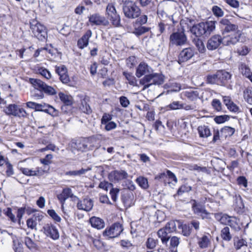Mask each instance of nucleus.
<instances>
[{
    "label": "nucleus",
    "mask_w": 252,
    "mask_h": 252,
    "mask_svg": "<svg viewBox=\"0 0 252 252\" xmlns=\"http://www.w3.org/2000/svg\"><path fill=\"white\" fill-rule=\"evenodd\" d=\"M216 29V21H208L201 22L192 27L191 32L196 36H209Z\"/></svg>",
    "instance_id": "1"
},
{
    "label": "nucleus",
    "mask_w": 252,
    "mask_h": 252,
    "mask_svg": "<svg viewBox=\"0 0 252 252\" xmlns=\"http://www.w3.org/2000/svg\"><path fill=\"white\" fill-rule=\"evenodd\" d=\"M123 11L126 17L134 19L139 17L141 14V9L134 2L131 1H124Z\"/></svg>",
    "instance_id": "2"
},
{
    "label": "nucleus",
    "mask_w": 252,
    "mask_h": 252,
    "mask_svg": "<svg viewBox=\"0 0 252 252\" xmlns=\"http://www.w3.org/2000/svg\"><path fill=\"white\" fill-rule=\"evenodd\" d=\"M30 28L32 32L39 40L44 41L47 37L46 28L36 20H33L30 22Z\"/></svg>",
    "instance_id": "3"
},
{
    "label": "nucleus",
    "mask_w": 252,
    "mask_h": 252,
    "mask_svg": "<svg viewBox=\"0 0 252 252\" xmlns=\"http://www.w3.org/2000/svg\"><path fill=\"white\" fill-rule=\"evenodd\" d=\"M124 230L123 225L119 222H116L107 227L103 232L102 235L106 239L118 237Z\"/></svg>",
    "instance_id": "4"
},
{
    "label": "nucleus",
    "mask_w": 252,
    "mask_h": 252,
    "mask_svg": "<svg viewBox=\"0 0 252 252\" xmlns=\"http://www.w3.org/2000/svg\"><path fill=\"white\" fill-rule=\"evenodd\" d=\"M106 13L108 19L111 21L113 25L115 27H119L120 25V16L117 12L114 3L108 4L106 8Z\"/></svg>",
    "instance_id": "5"
},
{
    "label": "nucleus",
    "mask_w": 252,
    "mask_h": 252,
    "mask_svg": "<svg viewBox=\"0 0 252 252\" xmlns=\"http://www.w3.org/2000/svg\"><path fill=\"white\" fill-rule=\"evenodd\" d=\"M187 38L183 31L172 33L170 36V43L176 46H182L186 43Z\"/></svg>",
    "instance_id": "6"
},
{
    "label": "nucleus",
    "mask_w": 252,
    "mask_h": 252,
    "mask_svg": "<svg viewBox=\"0 0 252 252\" xmlns=\"http://www.w3.org/2000/svg\"><path fill=\"white\" fill-rule=\"evenodd\" d=\"M242 35V33L240 31H237L229 34H224L222 37V44L225 46L235 44L240 40Z\"/></svg>",
    "instance_id": "7"
},
{
    "label": "nucleus",
    "mask_w": 252,
    "mask_h": 252,
    "mask_svg": "<svg viewBox=\"0 0 252 252\" xmlns=\"http://www.w3.org/2000/svg\"><path fill=\"white\" fill-rule=\"evenodd\" d=\"M42 230L44 234L46 236L54 240H58L60 237L58 229L51 223L44 224Z\"/></svg>",
    "instance_id": "8"
},
{
    "label": "nucleus",
    "mask_w": 252,
    "mask_h": 252,
    "mask_svg": "<svg viewBox=\"0 0 252 252\" xmlns=\"http://www.w3.org/2000/svg\"><path fill=\"white\" fill-rule=\"evenodd\" d=\"M222 44V37L219 34H215L210 37L207 41L206 47L209 50L218 49Z\"/></svg>",
    "instance_id": "9"
},
{
    "label": "nucleus",
    "mask_w": 252,
    "mask_h": 252,
    "mask_svg": "<svg viewBox=\"0 0 252 252\" xmlns=\"http://www.w3.org/2000/svg\"><path fill=\"white\" fill-rule=\"evenodd\" d=\"M220 24L222 35L231 32L235 31L238 29L237 25L231 24V22L226 18L221 19L220 21Z\"/></svg>",
    "instance_id": "10"
},
{
    "label": "nucleus",
    "mask_w": 252,
    "mask_h": 252,
    "mask_svg": "<svg viewBox=\"0 0 252 252\" xmlns=\"http://www.w3.org/2000/svg\"><path fill=\"white\" fill-rule=\"evenodd\" d=\"M194 55V51L191 48H187L182 50L178 56L179 63L186 62L191 59Z\"/></svg>",
    "instance_id": "11"
},
{
    "label": "nucleus",
    "mask_w": 252,
    "mask_h": 252,
    "mask_svg": "<svg viewBox=\"0 0 252 252\" xmlns=\"http://www.w3.org/2000/svg\"><path fill=\"white\" fill-rule=\"evenodd\" d=\"M89 22L92 25H100L108 26L109 24V21L104 17L100 16L98 14H94L89 17Z\"/></svg>",
    "instance_id": "12"
},
{
    "label": "nucleus",
    "mask_w": 252,
    "mask_h": 252,
    "mask_svg": "<svg viewBox=\"0 0 252 252\" xmlns=\"http://www.w3.org/2000/svg\"><path fill=\"white\" fill-rule=\"evenodd\" d=\"M108 177L110 181L115 182L126 179L128 174L124 170H114L109 173Z\"/></svg>",
    "instance_id": "13"
},
{
    "label": "nucleus",
    "mask_w": 252,
    "mask_h": 252,
    "mask_svg": "<svg viewBox=\"0 0 252 252\" xmlns=\"http://www.w3.org/2000/svg\"><path fill=\"white\" fill-rule=\"evenodd\" d=\"M219 85L226 86L229 81L231 79L232 75L224 70L218 71Z\"/></svg>",
    "instance_id": "14"
},
{
    "label": "nucleus",
    "mask_w": 252,
    "mask_h": 252,
    "mask_svg": "<svg viewBox=\"0 0 252 252\" xmlns=\"http://www.w3.org/2000/svg\"><path fill=\"white\" fill-rule=\"evenodd\" d=\"M92 36V32L91 30H87L83 35L78 39L77 41V46L79 49H83L88 46L89 40Z\"/></svg>",
    "instance_id": "15"
},
{
    "label": "nucleus",
    "mask_w": 252,
    "mask_h": 252,
    "mask_svg": "<svg viewBox=\"0 0 252 252\" xmlns=\"http://www.w3.org/2000/svg\"><path fill=\"white\" fill-rule=\"evenodd\" d=\"M152 72V68L149 66L146 63L142 62L138 65L135 74L137 77L140 78L142 76L147 73H150Z\"/></svg>",
    "instance_id": "16"
},
{
    "label": "nucleus",
    "mask_w": 252,
    "mask_h": 252,
    "mask_svg": "<svg viewBox=\"0 0 252 252\" xmlns=\"http://www.w3.org/2000/svg\"><path fill=\"white\" fill-rule=\"evenodd\" d=\"M77 208L79 210L90 211L93 207V202L89 198H84L82 200L78 201L77 204Z\"/></svg>",
    "instance_id": "17"
},
{
    "label": "nucleus",
    "mask_w": 252,
    "mask_h": 252,
    "mask_svg": "<svg viewBox=\"0 0 252 252\" xmlns=\"http://www.w3.org/2000/svg\"><path fill=\"white\" fill-rule=\"evenodd\" d=\"M181 97L183 99L186 97L189 100L193 101L199 98V93L197 91H194L190 89L183 91L181 93Z\"/></svg>",
    "instance_id": "18"
},
{
    "label": "nucleus",
    "mask_w": 252,
    "mask_h": 252,
    "mask_svg": "<svg viewBox=\"0 0 252 252\" xmlns=\"http://www.w3.org/2000/svg\"><path fill=\"white\" fill-rule=\"evenodd\" d=\"M36 111H43L53 116L57 115L56 110L53 106L45 103H37Z\"/></svg>",
    "instance_id": "19"
},
{
    "label": "nucleus",
    "mask_w": 252,
    "mask_h": 252,
    "mask_svg": "<svg viewBox=\"0 0 252 252\" xmlns=\"http://www.w3.org/2000/svg\"><path fill=\"white\" fill-rule=\"evenodd\" d=\"M180 243V238L176 236H173L170 240L169 249L168 251L162 248H159L158 252H176V248Z\"/></svg>",
    "instance_id": "20"
},
{
    "label": "nucleus",
    "mask_w": 252,
    "mask_h": 252,
    "mask_svg": "<svg viewBox=\"0 0 252 252\" xmlns=\"http://www.w3.org/2000/svg\"><path fill=\"white\" fill-rule=\"evenodd\" d=\"M1 166L5 169V173L7 176H10L14 174L13 166L9 163L7 159H5L1 156Z\"/></svg>",
    "instance_id": "21"
},
{
    "label": "nucleus",
    "mask_w": 252,
    "mask_h": 252,
    "mask_svg": "<svg viewBox=\"0 0 252 252\" xmlns=\"http://www.w3.org/2000/svg\"><path fill=\"white\" fill-rule=\"evenodd\" d=\"M89 221L92 226L97 229H102L105 226L104 220L99 218L92 217L90 219Z\"/></svg>",
    "instance_id": "22"
},
{
    "label": "nucleus",
    "mask_w": 252,
    "mask_h": 252,
    "mask_svg": "<svg viewBox=\"0 0 252 252\" xmlns=\"http://www.w3.org/2000/svg\"><path fill=\"white\" fill-rule=\"evenodd\" d=\"M140 84L143 86L142 90H145L151 85H154L153 84V78L152 74L146 75L144 77L140 80Z\"/></svg>",
    "instance_id": "23"
},
{
    "label": "nucleus",
    "mask_w": 252,
    "mask_h": 252,
    "mask_svg": "<svg viewBox=\"0 0 252 252\" xmlns=\"http://www.w3.org/2000/svg\"><path fill=\"white\" fill-rule=\"evenodd\" d=\"M73 196L72 190L69 188H65L63 189L62 193L58 195V199L62 204L68 198Z\"/></svg>",
    "instance_id": "24"
},
{
    "label": "nucleus",
    "mask_w": 252,
    "mask_h": 252,
    "mask_svg": "<svg viewBox=\"0 0 252 252\" xmlns=\"http://www.w3.org/2000/svg\"><path fill=\"white\" fill-rule=\"evenodd\" d=\"M192 209L195 214L201 216L203 218L207 214L204 207L199 204H197L195 201H194V203L192 205Z\"/></svg>",
    "instance_id": "25"
},
{
    "label": "nucleus",
    "mask_w": 252,
    "mask_h": 252,
    "mask_svg": "<svg viewBox=\"0 0 252 252\" xmlns=\"http://www.w3.org/2000/svg\"><path fill=\"white\" fill-rule=\"evenodd\" d=\"M78 107L81 112L87 114H90L92 112V110L91 107L88 104L87 100L86 98H84L80 100V102L78 104Z\"/></svg>",
    "instance_id": "26"
},
{
    "label": "nucleus",
    "mask_w": 252,
    "mask_h": 252,
    "mask_svg": "<svg viewBox=\"0 0 252 252\" xmlns=\"http://www.w3.org/2000/svg\"><path fill=\"white\" fill-rule=\"evenodd\" d=\"M168 234H169V233L168 232L164 227L160 228L157 232V235L158 238L160 239L163 244L166 245L168 242L170 238V236H168Z\"/></svg>",
    "instance_id": "27"
},
{
    "label": "nucleus",
    "mask_w": 252,
    "mask_h": 252,
    "mask_svg": "<svg viewBox=\"0 0 252 252\" xmlns=\"http://www.w3.org/2000/svg\"><path fill=\"white\" fill-rule=\"evenodd\" d=\"M59 97L62 102L65 105L71 106L73 103V99L72 96L60 92L59 93Z\"/></svg>",
    "instance_id": "28"
},
{
    "label": "nucleus",
    "mask_w": 252,
    "mask_h": 252,
    "mask_svg": "<svg viewBox=\"0 0 252 252\" xmlns=\"http://www.w3.org/2000/svg\"><path fill=\"white\" fill-rule=\"evenodd\" d=\"M197 131L200 137L201 138H207L211 135L209 127L205 125L199 126Z\"/></svg>",
    "instance_id": "29"
},
{
    "label": "nucleus",
    "mask_w": 252,
    "mask_h": 252,
    "mask_svg": "<svg viewBox=\"0 0 252 252\" xmlns=\"http://www.w3.org/2000/svg\"><path fill=\"white\" fill-rule=\"evenodd\" d=\"M198 245L201 249H205L209 247L211 244L210 237L207 235H203L198 238Z\"/></svg>",
    "instance_id": "30"
},
{
    "label": "nucleus",
    "mask_w": 252,
    "mask_h": 252,
    "mask_svg": "<svg viewBox=\"0 0 252 252\" xmlns=\"http://www.w3.org/2000/svg\"><path fill=\"white\" fill-rule=\"evenodd\" d=\"M134 30L133 33L137 36H139L150 30V28L142 26L141 25L133 24Z\"/></svg>",
    "instance_id": "31"
},
{
    "label": "nucleus",
    "mask_w": 252,
    "mask_h": 252,
    "mask_svg": "<svg viewBox=\"0 0 252 252\" xmlns=\"http://www.w3.org/2000/svg\"><path fill=\"white\" fill-rule=\"evenodd\" d=\"M29 82L36 89L42 91L46 83L42 81L35 78H30Z\"/></svg>",
    "instance_id": "32"
},
{
    "label": "nucleus",
    "mask_w": 252,
    "mask_h": 252,
    "mask_svg": "<svg viewBox=\"0 0 252 252\" xmlns=\"http://www.w3.org/2000/svg\"><path fill=\"white\" fill-rule=\"evenodd\" d=\"M70 146L72 149V151L77 150L78 151H83L87 148V146L85 145L84 142L80 141L76 142L72 141L70 143Z\"/></svg>",
    "instance_id": "33"
},
{
    "label": "nucleus",
    "mask_w": 252,
    "mask_h": 252,
    "mask_svg": "<svg viewBox=\"0 0 252 252\" xmlns=\"http://www.w3.org/2000/svg\"><path fill=\"white\" fill-rule=\"evenodd\" d=\"M235 129L230 126H224L220 129L221 138H226L228 136H231L235 132Z\"/></svg>",
    "instance_id": "34"
},
{
    "label": "nucleus",
    "mask_w": 252,
    "mask_h": 252,
    "mask_svg": "<svg viewBox=\"0 0 252 252\" xmlns=\"http://www.w3.org/2000/svg\"><path fill=\"white\" fill-rule=\"evenodd\" d=\"M216 219L220 223L227 225L229 222V220L231 217L228 216L226 214H223L222 213H217L215 215Z\"/></svg>",
    "instance_id": "35"
},
{
    "label": "nucleus",
    "mask_w": 252,
    "mask_h": 252,
    "mask_svg": "<svg viewBox=\"0 0 252 252\" xmlns=\"http://www.w3.org/2000/svg\"><path fill=\"white\" fill-rule=\"evenodd\" d=\"M206 83L210 84H217L219 85V78L218 71L214 74H209L206 77Z\"/></svg>",
    "instance_id": "36"
},
{
    "label": "nucleus",
    "mask_w": 252,
    "mask_h": 252,
    "mask_svg": "<svg viewBox=\"0 0 252 252\" xmlns=\"http://www.w3.org/2000/svg\"><path fill=\"white\" fill-rule=\"evenodd\" d=\"M136 182L143 189H146L149 188L148 180L143 176H139L136 179Z\"/></svg>",
    "instance_id": "37"
},
{
    "label": "nucleus",
    "mask_w": 252,
    "mask_h": 252,
    "mask_svg": "<svg viewBox=\"0 0 252 252\" xmlns=\"http://www.w3.org/2000/svg\"><path fill=\"white\" fill-rule=\"evenodd\" d=\"M221 237L222 239L226 241H229L232 239L230 234L229 228L227 226L224 227L221 231Z\"/></svg>",
    "instance_id": "38"
},
{
    "label": "nucleus",
    "mask_w": 252,
    "mask_h": 252,
    "mask_svg": "<svg viewBox=\"0 0 252 252\" xmlns=\"http://www.w3.org/2000/svg\"><path fill=\"white\" fill-rule=\"evenodd\" d=\"M91 170V168L84 169L81 168L79 170H73L66 172L65 174L68 176H81L85 174L87 171Z\"/></svg>",
    "instance_id": "39"
},
{
    "label": "nucleus",
    "mask_w": 252,
    "mask_h": 252,
    "mask_svg": "<svg viewBox=\"0 0 252 252\" xmlns=\"http://www.w3.org/2000/svg\"><path fill=\"white\" fill-rule=\"evenodd\" d=\"M152 75L154 85H159L163 83V77L162 75L158 73H153Z\"/></svg>",
    "instance_id": "40"
},
{
    "label": "nucleus",
    "mask_w": 252,
    "mask_h": 252,
    "mask_svg": "<svg viewBox=\"0 0 252 252\" xmlns=\"http://www.w3.org/2000/svg\"><path fill=\"white\" fill-rule=\"evenodd\" d=\"M12 116L18 117H26L27 113L23 108L16 105V109H15Z\"/></svg>",
    "instance_id": "41"
},
{
    "label": "nucleus",
    "mask_w": 252,
    "mask_h": 252,
    "mask_svg": "<svg viewBox=\"0 0 252 252\" xmlns=\"http://www.w3.org/2000/svg\"><path fill=\"white\" fill-rule=\"evenodd\" d=\"M244 96L246 101L252 105V87L248 88L244 92Z\"/></svg>",
    "instance_id": "42"
},
{
    "label": "nucleus",
    "mask_w": 252,
    "mask_h": 252,
    "mask_svg": "<svg viewBox=\"0 0 252 252\" xmlns=\"http://www.w3.org/2000/svg\"><path fill=\"white\" fill-rule=\"evenodd\" d=\"M239 70L240 73L246 77L249 76L251 73L250 68L245 63H241L239 66Z\"/></svg>",
    "instance_id": "43"
},
{
    "label": "nucleus",
    "mask_w": 252,
    "mask_h": 252,
    "mask_svg": "<svg viewBox=\"0 0 252 252\" xmlns=\"http://www.w3.org/2000/svg\"><path fill=\"white\" fill-rule=\"evenodd\" d=\"M164 228L169 233L175 232L176 230V221L174 220H171L169 221L166 223Z\"/></svg>",
    "instance_id": "44"
},
{
    "label": "nucleus",
    "mask_w": 252,
    "mask_h": 252,
    "mask_svg": "<svg viewBox=\"0 0 252 252\" xmlns=\"http://www.w3.org/2000/svg\"><path fill=\"white\" fill-rule=\"evenodd\" d=\"M158 243V240L153 238H148L146 242V246L148 249H154Z\"/></svg>",
    "instance_id": "45"
},
{
    "label": "nucleus",
    "mask_w": 252,
    "mask_h": 252,
    "mask_svg": "<svg viewBox=\"0 0 252 252\" xmlns=\"http://www.w3.org/2000/svg\"><path fill=\"white\" fill-rule=\"evenodd\" d=\"M25 244L27 248L30 250L36 249L37 245L29 237H26L24 239Z\"/></svg>",
    "instance_id": "46"
},
{
    "label": "nucleus",
    "mask_w": 252,
    "mask_h": 252,
    "mask_svg": "<svg viewBox=\"0 0 252 252\" xmlns=\"http://www.w3.org/2000/svg\"><path fill=\"white\" fill-rule=\"evenodd\" d=\"M42 92L48 95H53L57 94V91L53 87L45 84Z\"/></svg>",
    "instance_id": "47"
},
{
    "label": "nucleus",
    "mask_w": 252,
    "mask_h": 252,
    "mask_svg": "<svg viewBox=\"0 0 252 252\" xmlns=\"http://www.w3.org/2000/svg\"><path fill=\"white\" fill-rule=\"evenodd\" d=\"M13 243L15 252H24V248L21 243L17 240H14Z\"/></svg>",
    "instance_id": "48"
},
{
    "label": "nucleus",
    "mask_w": 252,
    "mask_h": 252,
    "mask_svg": "<svg viewBox=\"0 0 252 252\" xmlns=\"http://www.w3.org/2000/svg\"><path fill=\"white\" fill-rule=\"evenodd\" d=\"M55 71L60 77L61 75L67 72V69L64 65H61L55 66Z\"/></svg>",
    "instance_id": "49"
},
{
    "label": "nucleus",
    "mask_w": 252,
    "mask_h": 252,
    "mask_svg": "<svg viewBox=\"0 0 252 252\" xmlns=\"http://www.w3.org/2000/svg\"><path fill=\"white\" fill-rule=\"evenodd\" d=\"M212 11L214 15L218 17H222L224 15V12L222 9L216 5L212 7Z\"/></svg>",
    "instance_id": "50"
},
{
    "label": "nucleus",
    "mask_w": 252,
    "mask_h": 252,
    "mask_svg": "<svg viewBox=\"0 0 252 252\" xmlns=\"http://www.w3.org/2000/svg\"><path fill=\"white\" fill-rule=\"evenodd\" d=\"M38 72L40 74H41L42 76L47 79H49L51 78V73L48 70L45 68L40 67L38 69Z\"/></svg>",
    "instance_id": "51"
},
{
    "label": "nucleus",
    "mask_w": 252,
    "mask_h": 252,
    "mask_svg": "<svg viewBox=\"0 0 252 252\" xmlns=\"http://www.w3.org/2000/svg\"><path fill=\"white\" fill-rule=\"evenodd\" d=\"M47 213L55 221L59 222L61 221V217L54 210H48L47 211Z\"/></svg>",
    "instance_id": "52"
},
{
    "label": "nucleus",
    "mask_w": 252,
    "mask_h": 252,
    "mask_svg": "<svg viewBox=\"0 0 252 252\" xmlns=\"http://www.w3.org/2000/svg\"><path fill=\"white\" fill-rule=\"evenodd\" d=\"M247 242L243 239H239L237 241H235L234 243L235 248L237 250L240 249L243 246H247Z\"/></svg>",
    "instance_id": "53"
},
{
    "label": "nucleus",
    "mask_w": 252,
    "mask_h": 252,
    "mask_svg": "<svg viewBox=\"0 0 252 252\" xmlns=\"http://www.w3.org/2000/svg\"><path fill=\"white\" fill-rule=\"evenodd\" d=\"M227 225H229L231 227L236 230H239L240 229V226L236 222V219L235 218L231 217Z\"/></svg>",
    "instance_id": "54"
},
{
    "label": "nucleus",
    "mask_w": 252,
    "mask_h": 252,
    "mask_svg": "<svg viewBox=\"0 0 252 252\" xmlns=\"http://www.w3.org/2000/svg\"><path fill=\"white\" fill-rule=\"evenodd\" d=\"M195 44L199 52L204 53L206 49L204 44L201 40L197 39L195 41Z\"/></svg>",
    "instance_id": "55"
},
{
    "label": "nucleus",
    "mask_w": 252,
    "mask_h": 252,
    "mask_svg": "<svg viewBox=\"0 0 252 252\" xmlns=\"http://www.w3.org/2000/svg\"><path fill=\"white\" fill-rule=\"evenodd\" d=\"M221 134L220 130L219 129L214 130L213 132V138L212 142L213 143L220 142V140Z\"/></svg>",
    "instance_id": "56"
},
{
    "label": "nucleus",
    "mask_w": 252,
    "mask_h": 252,
    "mask_svg": "<svg viewBox=\"0 0 252 252\" xmlns=\"http://www.w3.org/2000/svg\"><path fill=\"white\" fill-rule=\"evenodd\" d=\"M213 107L217 111H220L222 109V105L221 102L217 99H214L212 102Z\"/></svg>",
    "instance_id": "57"
},
{
    "label": "nucleus",
    "mask_w": 252,
    "mask_h": 252,
    "mask_svg": "<svg viewBox=\"0 0 252 252\" xmlns=\"http://www.w3.org/2000/svg\"><path fill=\"white\" fill-rule=\"evenodd\" d=\"M229 117L227 115H221L215 118L214 121L217 124H222L229 120Z\"/></svg>",
    "instance_id": "58"
},
{
    "label": "nucleus",
    "mask_w": 252,
    "mask_h": 252,
    "mask_svg": "<svg viewBox=\"0 0 252 252\" xmlns=\"http://www.w3.org/2000/svg\"><path fill=\"white\" fill-rule=\"evenodd\" d=\"M182 103L178 101H173V102L169 104L167 107H168L171 110H177L180 109L182 108Z\"/></svg>",
    "instance_id": "59"
},
{
    "label": "nucleus",
    "mask_w": 252,
    "mask_h": 252,
    "mask_svg": "<svg viewBox=\"0 0 252 252\" xmlns=\"http://www.w3.org/2000/svg\"><path fill=\"white\" fill-rule=\"evenodd\" d=\"M1 21L2 22L3 27L6 29L7 26H9L10 25L12 21V18L9 15H4L2 16V19Z\"/></svg>",
    "instance_id": "60"
},
{
    "label": "nucleus",
    "mask_w": 252,
    "mask_h": 252,
    "mask_svg": "<svg viewBox=\"0 0 252 252\" xmlns=\"http://www.w3.org/2000/svg\"><path fill=\"white\" fill-rule=\"evenodd\" d=\"M147 16L145 15H141L137 19L134 24L139 25H142L146 24L147 22Z\"/></svg>",
    "instance_id": "61"
},
{
    "label": "nucleus",
    "mask_w": 252,
    "mask_h": 252,
    "mask_svg": "<svg viewBox=\"0 0 252 252\" xmlns=\"http://www.w3.org/2000/svg\"><path fill=\"white\" fill-rule=\"evenodd\" d=\"M15 109H16V104H10L3 111L7 115H13Z\"/></svg>",
    "instance_id": "62"
},
{
    "label": "nucleus",
    "mask_w": 252,
    "mask_h": 252,
    "mask_svg": "<svg viewBox=\"0 0 252 252\" xmlns=\"http://www.w3.org/2000/svg\"><path fill=\"white\" fill-rule=\"evenodd\" d=\"M119 189L117 188H111L110 190V194L112 199L114 201H116L117 199V196L119 192Z\"/></svg>",
    "instance_id": "63"
},
{
    "label": "nucleus",
    "mask_w": 252,
    "mask_h": 252,
    "mask_svg": "<svg viewBox=\"0 0 252 252\" xmlns=\"http://www.w3.org/2000/svg\"><path fill=\"white\" fill-rule=\"evenodd\" d=\"M113 187V185L106 181L101 182L99 185V187L101 189H103L106 191H108L109 189Z\"/></svg>",
    "instance_id": "64"
}]
</instances>
